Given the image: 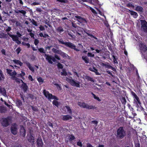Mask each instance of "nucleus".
<instances>
[{
    "mask_svg": "<svg viewBox=\"0 0 147 147\" xmlns=\"http://www.w3.org/2000/svg\"><path fill=\"white\" fill-rule=\"evenodd\" d=\"M126 135V133L123 127H120L117 130L116 136L118 138L122 139Z\"/></svg>",
    "mask_w": 147,
    "mask_h": 147,
    "instance_id": "f257e3e1",
    "label": "nucleus"
},
{
    "mask_svg": "<svg viewBox=\"0 0 147 147\" xmlns=\"http://www.w3.org/2000/svg\"><path fill=\"white\" fill-rule=\"evenodd\" d=\"M43 93L45 96L49 100L58 99L57 97L51 94L49 92L45 90H43Z\"/></svg>",
    "mask_w": 147,
    "mask_h": 147,
    "instance_id": "f03ea898",
    "label": "nucleus"
},
{
    "mask_svg": "<svg viewBox=\"0 0 147 147\" xmlns=\"http://www.w3.org/2000/svg\"><path fill=\"white\" fill-rule=\"evenodd\" d=\"M131 94L133 97L134 103L136 104L138 106L139 105H140L141 104V103L140 99L136 94L133 92H131Z\"/></svg>",
    "mask_w": 147,
    "mask_h": 147,
    "instance_id": "7ed1b4c3",
    "label": "nucleus"
},
{
    "mask_svg": "<svg viewBox=\"0 0 147 147\" xmlns=\"http://www.w3.org/2000/svg\"><path fill=\"white\" fill-rule=\"evenodd\" d=\"M66 80L72 86H76L77 87H80V82H76L73 79H70L68 78H66Z\"/></svg>",
    "mask_w": 147,
    "mask_h": 147,
    "instance_id": "20e7f679",
    "label": "nucleus"
},
{
    "mask_svg": "<svg viewBox=\"0 0 147 147\" xmlns=\"http://www.w3.org/2000/svg\"><path fill=\"white\" fill-rule=\"evenodd\" d=\"M78 105L80 107L89 109H93L94 107L92 106H90L84 102H78Z\"/></svg>",
    "mask_w": 147,
    "mask_h": 147,
    "instance_id": "39448f33",
    "label": "nucleus"
},
{
    "mask_svg": "<svg viewBox=\"0 0 147 147\" xmlns=\"http://www.w3.org/2000/svg\"><path fill=\"white\" fill-rule=\"evenodd\" d=\"M45 56L46 58V59L50 63L52 64L53 61L55 62L56 59L55 58L51 55H48L45 54Z\"/></svg>",
    "mask_w": 147,
    "mask_h": 147,
    "instance_id": "423d86ee",
    "label": "nucleus"
},
{
    "mask_svg": "<svg viewBox=\"0 0 147 147\" xmlns=\"http://www.w3.org/2000/svg\"><path fill=\"white\" fill-rule=\"evenodd\" d=\"M2 125L6 127L9 125V123L10 121L9 118H3L1 120Z\"/></svg>",
    "mask_w": 147,
    "mask_h": 147,
    "instance_id": "0eeeda50",
    "label": "nucleus"
},
{
    "mask_svg": "<svg viewBox=\"0 0 147 147\" xmlns=\"http://www.w3.org/2000/svg\"><path fill=\"white\" fill-rule=\"evenodd\" d=\"M7 34L10 37L12 38L13 40L15 41L17 44H19L21 43V41L18 40V38L16 35L11 34L9 33H8Z\"/></svg>",
    "mask_w": 147,
    "mask_h": 147,
    "instance_id": "6e6552de",
    "label": "nucleus"
},
{
    "mask_svg": "<svg viewBox=\"0 0 147 147\" xmlns=\"http://www.w3.org/2000/svg\"><path fill=\"white\" fill-rule=\"evenodd\" d=\"M140 21L142 29L145 32H147V22L145 20H141Z\"/></svg>",
    "mask_w": 147,
    "mask_h": 147,
    "instance_id": "1a4fd4ad",
    "label": "nucleus"
},
{
    "mask_svg": "<svg viewBox=\"0 0 147 147\" xmlns=\"http://www.w3.org/2000/svg\"><path fill=\"white\" fill-rule=\"evenodd\" d=\"M140 49L141 53H142L147 50V47L144 44L141 43L140 44Z\"/></svg>",
    "mask_w": 147,
    "mask_h": 147,
    "instance_id": "9d476101",
    "label": "nucleus"
},
{
    "mask_svg": "<svg viewBox=\"0 0 147 147\" xmlns=\"http://www.w3.org/2000/svg\"><path fill=\"white\" fill-rule=\"evenodd\" d=\"M75 18L76 19V20L80 23H86L87 21L84 18L79 16H75Z\"/></svg>",
    "mask_w": 147,
    "mask_h": 147,
    "instance_id": "9b49d317",
    "label": "nucleus"
},
{
    "mask_svg": "<svg viewBox=\"0 0 147 147\" xmlns=\"http://www.w3.org/2000/svg\"><path fill=\"white\" fill-rule=\"evenodd\" d=\"M11 132L12 134L15 135L17 133V125L16 123L12 125L11 127Z\"/></svg>",
    "mask_w": 147,
    "mask_h": 147,
    "instance_id": "f8f14e48",
    "label": "nucleus"
},
{
    "mask_svg": "<svg viewBox=\"0 0 147 147\" xmlns=\"http://www.w3.org/2000/svg\"><path fill=\"white\" fill-rule=\"evenodd\" d=\"M59 42L61 44L65 45L66 46L68 47H71L72 45V43L70 42H65L63 40H62L58 39Z\"/></svg>",
    "mask_w": 147,
    "mask_h": 147,
    "instance_id": "ddd939ff",
    "label": "nucleus"
},
{
    "mask_svg": "<svg viewBox=\"0 0 147 147\" xmlns=\"http://www.w3.org/2000/svg\"><path fill=\"white\" fill-rule=\"evenodd\" d=\"M6 70L7 73L12 77H14L16 74V73L15 71H12L11 70L9 69H7Z\"/></svg>",
    "mask_w": 147,
    "mask_h": 147,
    "instance_id": "4468645a",
    "label": "nucleus"
},
{
    "mask_svg": "<svg viewBox=\"0 0 147 147\" xmlns=\"http://www.w3.org/2000/svg\"><path fill=\"white\" fill-rule=\"evenodd\" d=\"M37 144L38 147H42L43 146V143L41 138H38L37 139Z\"/></svg>",
    "mask_w": 147,
    "mask_h": 147,
    "instance_id": "2eb2a0df",
    "label": "nucleus"
},
{
    "mask_svg": "<svg viewBox=\"0 0 147 147\" xmlns=\"http://www.w3.org/2000/svg\"><path fill=\"white\" fill-rule=\"evenodd\" d=\"M28 141L30 142L33 144L34 142V137L31 135H28L27 137Z\"/></svg>",
    "mask_w": 147,
    "mask_h": 147,
    "instance_id": "dca6fc26",
    "label": "nucleus"
},
{
    "mask_svg": "<svg viewBox=\"0 0 147 147\" xmlns=\"http://www.w3.org/2000/svg\"><path fill=\"white\" fill-rule=\"evenodd\" d=\"M72 119V117L69 115H63L62 116V119L63 121H67Z\"/></svg>",
    "mask_w": 147,
    "mask_h": 147,
    "instance_id": "f3484780",
    "label": "nucleus"
},
{
    "mask_svg": "<svg viewBox=\"0 0 147 147\" xmlns=\"http://www.w3.org/2000/svg\"><path fill=\"white\" fill-rule=\"evenodd\" d=\"M20 132L21 134L23 136H24L26 135V131L24 127L21 126L20 127Z\"/></svg>",
    "mask_w": 147,
    "mask_h": 147,
    "instance_id": "a211bd4d",
    "label": "nucleus"
},
{
    "mask_svg": "<svg viewBox=\"0 0 147 147\" xmlns=\"http://www.w3.org/2000/svg\"><path fill=\"white\" fill-rule=\"evenodd\" d=\"M12 61H13L15 64L18 65H19L20 66H22L23 64V63L19 60L14 59Z\"/></svg>",
    "mask_w": 147,
    "mask_h": 147,
    "instance_id": "6ab92c4d",
    "label": "nucleus"
},
{
    "mask_svg": "<svg viewBox=\"0 0 147 147\" xmlns=\"http://www.w3.org/2000/svg\"><path fill=\"white\" fill-rule=\"evenodd\" d=\"M0 94L4 96H6V90L5 88L0 86Z\"/></svg>",
    "mask_w": 147,
    "mask_h": 147,
    "instance_id": "aec40b11",
    "label": "nucleus"
},
{
    "mask_svg": "<svg viewBox=\"0 0 147 147\" xmlns=\"http://www.w3.org/2000/svg\"><path fill=\"white\" fill-rule=\"evenodd\" d=\"M89 70L90 71L95 72L96 75H100V74L98 73L97 69H96L94 67L92 68H89Z\"/></svg>",
    "mask_w": 147,
    "mask_h": 147,
    "instance_id": "412c9836",
    "label": "nucleus"
},
{
    "mask_svg": "<svg viewBox=\"0 0 147 147\" xmlns=\"http://www.w3.org/2000/svg\"><path fill=\"white\" fill-rule=\"evenodd\" d=\"M60 55H61L63 58L65 59L69 58V56L67 54L62 52L61 51Z\"/></svg>",
    "mask_w": 147,
    "mask_h": 147,
    "instance_id": "4be33fe9",
    "label": "nucleus"
},
{
    "mask_svg": "<svg viewBox=\"0 0 147 147\" xmlns=\"http://www.w3.org/2000/svg\"><path fill=\"white\" fill-rule=\"evenodd\" d=\"M15 12L16 13H22L23 14V15L24 16L26 13V11L24 10H18V9H16L15 10Z\"/></svg>",
    "mask_w": 147,
    "mask_h": 147,
    "instance_id": "5701e85b",
    "label": "nucleus"
},
{
    "mask_svg": "<svg viewBox=\"0 0 147 147\" xmlns=\"http://www.w3.org/2000/svg\"><path fill=\"white\" fill-rule=\"evenodd\" d=\"M23 83V84L21 86V87L23 89L24 91L25 92L27 90L28 88V87L26 83H24V82Z\"/></svg>",
    "mask_w": 147,
    "mask_h": 147,
    "instance_id": "b1692460",
    "label": "nucleus"
},
{
    "mask_svg": "<svg viewBox=\"0 0 147 147\" xmlns=\"http://www.w3.org/2000/svg\"><path fill=\"white\" fill-rule=\"evenodd\" d=\"M67 138L69 140L71 141L75 139L74 136L72 135H69L67 136Z\"/></svg>",
    "mask_w": 147,
    "mask_h": 147,
    "instance_id": "393cba45",
    "label": "nucleus"
},
{
    "mask_svg": "<svg viewBox=\"0 0 147 147\" xmlns=\"http://www.w3.org/2000/svg\"><path fill=\"white\" fill-rule=\"evenodd\" d=\"M53 84L57 88V89L59 90H62V88L61 87V84H58L56 83L55 82H53Z\"/></svg>",
    "mask_w": 147,
    "mask_h": 147,
    "instance_id": "a878e982",
    "label": "nucleus"
},
{
    "mask_svg": "<svg viewBox=\"0 0 147 147\" xmlns=\"http://www.w3.org/2000/svg\"><path fill=\"white\" fill-rule=\"evenodd\" d=\"M16 105L18 107H20L21 106L22 104L21 101L19 100H16Z\"/></svg>",
    "mask_w": 147,
    "mask_h": 147,
    "instance_id": "bb28decb",
    "label": "nucleus"
},
{
    "mask_svg": "<svg viewBox=\"0 0 147 147\" xmlns=\"http://www.w3.org/2000/svg\"><path fill=\"white\" fill-rule=\"evenodd\" d=\"M26 75L25 73L23 71H21V73L20 74H18L17 76L18 77H21L23 78V77Z\"/></svg>",
    "mask_w": 147,
    "mask_h": 147,
    "instance_id": "cd10ccee",
    "label": "nucleus"
},
{
    "mask_svg": "<svg viewBox=\"0 0 147 147\" xmlns=\"http://www.w3.org/2000/svg\"><path fill=\"white\" fill-rule=\"evenodd\" d=\"M130 13L134 18H136L138 16L137 13L136 12L133 11H130Z\"/></svg>",
    "mask_w": 147,
    "mask_h": 147,
    "instance_id": "c85d7f7f",
    "label": "nucleus"
},
{
    "mask_svg": "<svg viewBox=\"0 0 147 147\" xmlns=\"http://www.w3.org/2000/svg\"><path fill=\"white\" fill-rule=\"evenodd\" d=\"M82 58L86 63H89V59L87 56H83L82 57Z\"/></svg>",
    "mask_w": 147,
    "mask_h": 147,
    "instance_id": "c756f323",
    "label": "nucleus"
},
{
    "mask_svg": "<svg viewBox=\"0 0 147 147\" xmlns=\"http://www.w3.org/2000/svg\"><path fill=\"white\" fill-rule=\"evenodd\" d=\"M53 52L55 53H57L58 54H60L61 53V51L59 50H57L54 48L52 49V50Z\"/></svg>",
    "mask_w": 147,
    "mask_h": 147,
    "instance_id": "7c9ffc66",
    "label": "nucleus"
},
{
    "mask_svg": "<svg viewBox=\"0 0 147 147\" xmlns=\"http://www.w3.org/2000/svg\"><path fill=\"white\" fill-rule=\"evenodd\" d=\"M143 10V8L141 6H137L136 9V10L137 11L142 12Z\"/></svg>",
    "mask_w": 147,
    "mask_h": 147,
    "instance_id": "2f4dec72",
    "label": "nucleus"
},
{
    "mask_svg": "<svg viewBox=\"0 0 147 147\" xmlns=\"http://www.w3.org/2000/svg\"><path fill=\"white\" fill-rule=\"evenodd\" d=\"M61 75L63 76H66L67 75V74L66 71L65 69H63L62 70V71L61 72Z\"/></svg>",
    "mask_w": 147,
    "mask_h": 147,
    "instance_id": "473e14b6",
    "label": "nucleus"
},
{
    "mask_svg": "<svg viewBox=\"0 0 147 147\" xmlns=\"http://www.w3.org/2000/svg\"><path fill=\"white\" fill-rule=\"evenodd\" d=\"M53 103L54 105L56 106L57 107H58L59 105V103L56 100H54L53 101Z\"/></svg>",
    "mask_w": 147,
    "mask_h": 147,
    "instance_id": "72a5a7b5",
    "label": "nucleus"
},
{
    "mask_svg": "<svg viewBox=\"0 0 147 147\" xmlns=\"http://www.w3.org/2000/svg\"><path fill=\"white\" fill-rule=\"evenodd\" d=\"M4 78V77L3 75L2 71L0 69V80H1Z\"/></svg>",
    "mask_w": 147,
    "mask_h": 147,
    "instance_id": "f704fd0d",
    "label": "nucleus"
},
{
    "mask_svg": "<svg viewBox=\"0 0 147 147\" xmlns=\"http://www.w3.org/2000/svg\"><path fill=\"white\" fill-rule=\"evenodd\" d=\"M85 79L89 81L93 82H94V80L92 78L88 76L86 77Z\"/></svg>",
    "mask_w": 147,
    "mask_h": 147,
    "instance_id": "c9c22d12",
    "label": "nucleus"
},
{
    "mask_svg": "<svg viewBox=\"0 0 147 147\" xmlns=\"http://www.w3.org/2000/svg\"><path fill=\"white\" fill-rule=\"evenodd\" d=\"M65 107L66 109H67V111L69 113L71 114L72 113V111L70 108L69 107L67 106H65Z\"/></svg>",
    "mask_w": 147,
    "mask_h": 147,
    "instance_id": "e433bc0d",
    "label": "nucleus"
},
{
    "mask_svg": "<svg viewBox=\"0 0 147 147\" xmlns=\"http://www.w3.org/2000/svg\"><path fill=\"white\" fill-rule=\"evenodd\" d=\"M37 80L38 82L40 83L41 84L43 82V79L41 77H39L37 78Z\"/></svg>",
    "mask_w": 147,
    "mask_h": 147,
    "instance_id": "4c0bfd02",
    "label": "nucleus"
},
{
    "mask_svg": "<svg viewBox=\"0 0 147 147\" xmlns=\"http://www.w3.org/2000/svg\"><path fill=\"white\" fill-rule=\"evenodd\" d=\"M72 26L73 27H74V28H77V29H78L80 30H81V29H82V28H81L80 27L78 26L77 27L76 25L75 24L72 23Z\"/></svg>",
    "mask_w": 147,
    "mask_h": 147,
    "instance_id": "58836bf2",
    "label": "nucleus"
},
{
    "mask_svg": "<svg viewBox=\"0 0 147 147\" xmlns=\"http://www.w3.org/2000/svg\"><path fill=\"white\" fill-rule=\"evenodd\" d=\"M57 30L58 32H63V28H62V27H58L57 28Z\"/></svg>",
    "mask_w": 147,
    "mask_h": 147,
    "instance_id": "ea45409f",
    "label": "nucleus"
},
{
    "mask_svg": "<svg viewBox=\"0 0 147 147\" xmlns=\"http://www.w3.org/2000/svg\"><path fill=\"white\" fill-rule=\"evenodd\" d=\"M72 46H71V47H69V48H70L71 49H74L76 51H79L80 50L79 49H77L76 48V46L72 43Z\"/></svg>",
    "mask_w": 147,
    "mask_h": 147,
    "instance_id": "a19ab883",
    "label": "nucleus"
},
{
    "mask_svg": "<svg viewBox=\"0 0 147 147\" xmlns=\"http://www.w3.org/2000/svg\"><path fill=\"white\" fill-rule=\"evenodd\" d=\"M38 51L41 53H45V51L43 48H40L38 49Z\"/></svg>",
    "mask_w": 147,
    "mask_h": 147,
    "instance_id": "79ce46f5",
    "label": "nucleus"
},
{
    "mask_svg": "<svg viewBox=\"0 0 147 147\" xmlns=\"http://www.w3.org/2000/svg\"><path fill=\"white\" fill-rule=\"evenodd\" d=\"M22 44L23 45L27 46V48H29L30 46V44L29 43H26L25 42H22Z\"/></svg>",
    "mask_w": 147,
    "mask_h": 147,
    "instance_id": "37998d69",
    "label": "nucleus"
},
{
    "mask_svg": "<svg viewBox=\"0 0 147 147\" xmlns=\"http://www.w3.org/2000/svg\"><path fill=\"white\" fill-rule=\"evenodd\" d=\"M5 108L2 107H0V111L1 112H3L5 111Z\"/></svg>",
    "mask_w": 147,
    "mask_h": 147,
    "instance_id": "c03bdc74",
    "label": "nucleus"
},
{
    "mask_svg": "<svg viewBox=\"0 0 147 147\" xmlns=\"http://www.w3.org/2000/svg\"><path fill=\"white\" fill-rule=\"evenodd\" d=\"M57 66L58 68L59 69H62L63 68V66L60 63H58L57 64Z\"/></svg>",
    "mask_w": 147,
    "mask_h": 147,
    "instance_id": "a18cd8bd",
    "label": "nucleus"
},
{
    "mask_svg": "<svg viewBox=\"0 0 147 147\" xmlns=\"http://www.w3.org/2000/svg\"><path fill=\"white\" fill-rule=\"evenodd\" d=\"M21 48L20 47H18L17 48V49L16 50V52L18 54L21 51Z\"/></svg>",
    "mask_w": 147,
    "mask_h": 147,
    "instance_id": "49530a36",
    "label": "nucleus"
},
{
    "mask_svg": "<svg viewBox=\"0 0 147 147\" xmlns=\"http://www.w3.org/2000/svg\"><path fill=\"white\" fill-rule=\"evenodd\" d=\"M88 56L90 57H93L94 56V55L91 53H88Z\"/></svg>",
    "mask_w": 147,
    "mask_h": 147,
    "instance_id": "de8ad7c7",
    "label": "nucleus"
},
{
    "mask_svg": "<svg viewBox=\"0 0 147 147\" xmlns=\"http://www.w3.org/2000/svg\"><path fill=\"white\" fill-rule=\"evenodd\" d=\"M39 43V41L38 40L36 39H35L34 44L35 45L37 46Z\"/></svg>",
    "mask_w": 147,
    "mask_h": 147,
    "instance_id": "09e8293b",
    "label": "nucleus"
},
{
    "mask_svg": "<svg viewBox=\"0 0 147 147\" xmlns=\"http://www.w3.org/2000/svg\"><path fill=\"white\" fill-rule=\"evenodd\" d=\"M15 80L17 82L19 83V82H21L22 83H23V82L22 80H20V79H18V78H15Z\"/></svg>",
    "mask_w": 147,
    "mask_h": 147,
    "instance_id": "8fccbe9b",
    "label": "nucleus"
},
{
    "mask_svg": "<svg viewBox=\"0 0 147 147\" xmlns=\"http://www.w3.org/2000/svg\"><path fill=\"white\" fill-rule=\"evenodd\" d=\"M112 57L113 59V60L114 62L115 63H117V61L116 59L115 58V56L114 55H112Z\"/></svg>",
    "mask_w": 147,
    "mask_h": 147,
    "instance_id": "3c124183",
    "label": "nucleus"
},
{
    "mask_svg": "<svg viewBox=\"0 0 147 147\" xmlns=\"http://www.w3.org/2000/svg\"><path fill=\"white\" fill-rule=\"evenodd\" d=\"M39 28L40 30L41 31H43L45 30L44 27L42 25H40Z\"/></svg>",
    "mask_w": 147,
    "mask_h": 147,
    "instance_id": "603ef678",
    "label": "nucleus"
},
{
    "mask_svg": "<svg viewBox=\"0 0 147 147\" xmlns=\"http://www.w3.org/2000/svg\"><path fill=\"white\" fill-rule=\"evenodd\" d=\"M28 78L30 80H31L32 81H34V79L32 78V76L30 75H29Z\"/></svg>",
    "mask_w": 147,
    "mask_h": 147,
    "instance_id": "864d4df0",
    "label": "nucleus"
},
{
    "mask_svg": "<svg viewBox=\"0 0 147 147\" xmlns=\"http://www.w3.org/2000/svg\"><path fill=\"white\" fill-rule=\"evenodd\" d=\"M31 22L33 25H34L36 26H37L36 22L34 20H32Z\"/></svg>",
    "mask_w": 147,
    "mask_h": 147,
    "instance_id": "5fc2aeb1",
    "label": "nucleus"
},
{
    "mask_svg": "<svg viewBox=\"0 0 147 147\" xmlns=\"http://www.w3.org/2000/svg\"><path fill=\"white\" fill-rule=\"evenodd\" d=\"M25 63L26 64V65L28 67L30 66L31 65L30 64L28 61H26L25 62Z\"/></svg>",
    "mask_w": 147,
    "mask_h": 147,
    "instance_id": "6e6d98bb",
    "label": "nucleus"
},
{
    "mask_svg": "<svg viewBox=\"0 0 147 147\" xmlns=\"http://www.w3.org/2000/svg\"><path fill=\"white\" fill-rule=\"evenodd\" d=\"M77 144L78 146L81 147H82V142L80 141V140H79L77 142Z\"/></svg>",
    "mask_w": 147,
    "mask_h": 147,
    "instance_id": "4d7b16f0",
    "label": "nucleus"
},
{
    "mask_svg": "<svg viewBox=\"0 0 147 147\" xmlns=\"http://www.w3.org/2000/svg\"><path fill=\"white\" fill-rule=\"evenodd\" d=\"M29 69L32 71V72H34V69L33 67H32L31 65L30 66L28 67Z\"/></svg>",
    "mask_w": 147,
    "mask_h": 147,
    "instance_id": "13d9d810",
    "label": "nucleus"
},
{
    "mask_svg": "<svg viewBox=\"0 0 147 147\" xmlns=\"http://www.w3.org/2000/svg\"><path fill=\"white\" fill-rule=\"evenodd\" d=\"M68 34L69 36H70V37H71V38H75V36L72 34H70L69 32H68Z\"/></svg>",
    "mask_w": 147,
    "mask_h": 147,
    "instance_id": "bf43d9fd",
    "label": "nucleus"
},
{
    "mask_svg": "<svg viewBox=\"0 0 147 147\" xmlns=\"http://www.w3.org/2000/svg\"><path fill=\"white\" fill-rule=\"evenodd\" d=\"M28 40V38L25 37H24L22 38V40L26 41H27Z\"/></svg>",
    "mask_w": 147,
    "mask_h": 147,
    "instance_id": "052dcab7",
    "label": "nucleus"
},
{
    "mask_svg": "<svg viewBox=\"0 0 147 147\" xmlns=\"http://www.w3.org/2000/svg\"><path fill=\"white\" fill-rule=\"evenodd\" d=\"M92 122L93 124H94L96 125H97V123H98V121H92Z\"/></svg>",
    "mask_w": 147,
    "mask_h": 147,
    "instance_id": "680f3d73",
    "label": "nucleus"
},
{
    "mask_svg": "<svg viewBox=\"0 0 147 147\" xmlns=\"http://www.w3.org/2000/svg\"><path fill=\"white\" fill-rule=\"evenodd\" d=\"M1 52L3 55H5V52L4 49H2L1 51Z\"/></svg>",
    "mask_w": 147,
    "mask_h": 147,
    "instance_id": "e2e57ef3",
    "label": "nucleus"
},
{
    "mask_svg": "<svg viewBox=\"0 0 147 147\" xmlns=\"http://www.w3.org/2000/svg\"><path fill=\"white\" fill-rule=\"evenodd\" d=\"M90 9L91 10V11L93 13H96V11L93 8H92V7H90Z\"/></svg>",
    "mask_w": 147,
    "mask_h": 147,
    "instance_id": "0e129e2a",
    "label": "nucleus"
},
{
    "mask_svg": "<svg viewBox=\"0 0 147 147\" xmlns=\"http://www.w3.org/2000/svg\"><path fill=\"white\" fill-rule=\"evenodd\" d=\"M55 58L58 60L60 59V58L57 55H55Z\"/></svg>",
    "mask_w": 147,
    "mask_h": 147,
    "instance_id": "69168bd1",
    "label": "nucleus"
},
{
    "mask_svg": "<svg viewBox=\"0 0 147 147\" xmlns=\"http://www.w3.org/2000/svg\"><path fill=\"white\" fill-rule=\"evenodd\" d=\"M122 100H123V101H122V102L123 103L125 104L126 102V100L125 99V98H122Z\"/></svg>",
    "mask_w": 147,
    "mask_h": 147,
    "instance_id": "338daca9",
    "label": "nucleus"
},
{
    "mask_svg": "<svg viewBox=\"0 0 147 147\" xmlns=\"http://www.w3.org/2000/svg\"><path fill=\"white\" fill-rule=\"evenodd\" d=\"M132 114H133L134 116V117L136 115V114L134 112V110L132 111Z\"/></svg>",
    "mask_w": 147,
    "mask_h": 147,
    "instance_id": "774afa93",
    "label": "nucleus"
}]
</instances>
